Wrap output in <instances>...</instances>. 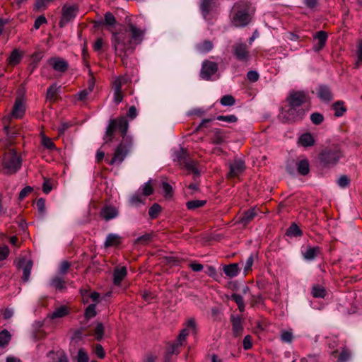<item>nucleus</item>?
I'll use <instances>...</instances> for the list:
<instances>
[{"label":"nucleus","mask_w":362,"mask_h":362,"mask_svg":"<svg viewBox=\"0 0 362 362\" xmlns=\"http://www.w3.org/2000/svg\"><path fill=\"white\" fill-rule=\"evenodd\" d=\"M197 162L193 160H191L189 158L182 165V166L192 173L194 177H198L200 175L199 170L197 167Z\"/></svg>","instance_id":"nucleus-23"},{"label":"nucleus","mask_w":362,"mask_h":362,"mask_svg":"<svg viewBox=\"0 0 362 362\" xmlns=\"http://www.w3.org/2000/svg\"><path fill=\"white\" fill-rule=\"evenodd\" d=\"M249 4L244 1L236 2L233 7L232 23L235 27L246 26L250 21L248 14Z\"/></svg>","instance_id":"nucleus-4"},{"label":"nucleus","mask_w":362,"mask_h":362,"mask_svg":"<svg viewBox=\"0 0 362 362\" xmlns=\"http://www.w3.org/2000/svg\"><path fill=\"white\" fill-rule=\"evenodd\" d=\"M36 206L41 214H44L45 213V200L43 198H40L36 202Z\"/></svg>","instance_id":"nucleus-57"},{"label":"nucleus","mask_w":362,"mask_h":362,"mask_svg":"<svg viewBox=\"0 0 362 362\" xmlns=\"http://www.w3.org/2000/svg\"><path fill=\"white\" fill-rule=\"evenodd\" d=\"M310 120L313 124L315 125H319L323 122L324 117L321 113L313 112L310 115Z\"/></svg>","instance_id":"nucleus-51"},{"label":"nucleus","mask_w":362,"mask_h":362,"mask_svg":"<svg viewBox=\"0 0 362 362\" xmlns=\"http://www.w3.org/2000/svg\"><path fill=\"white\" fill-rule=\"evenodd\" d=\"M49 286L56 289L57 291H64L66 288V282L61 276H54L49 281Z\"/></svg>","instance_id":"nucleus-21"},{"label":"nucleus","mask_w":362,"mask_h":362,"mask_svg":"<svg viewBox=\"0 0 362 362\" xmlns=\"http://www.w3.org/2000/svg\"><path fill=\"white\" fill-rule=\"evenodd\" d=\"M118 215L119 211L117 209L111 205L103 206L100 212V216L106 221L117 217Z\"/></svg>","instance_id":"nucleus-15"},{"label":"nucleus","mask_w":362,"mask_h":362,"mask_svg":"<svg viewBox=\"0 0 362 362\" xmlns=\"http://www.w3.org/2000/svg\"><path fill=\"white\" fill-rule=\"evenodd\" d=\"M53 1L54 0H37L35 4V8L36 10L45 8L47 5Z\"/></svg>","instance_id":"nucleus-56"},{"label":"nucleus","mask_w":362,"mask_h":362,"mask_svg":"<svg viewBox=\"0 0 362 362\" xmlns=\"http://www.w3.org/2000/svg\"><path fill=\"white\" fill-rule=\"evenodd\" d=\"M145 199H146L140 192H136L130 197L129 203L132 206H138L141 204H144Z\"/></svg>","instance_id":"nucleus-35"},{"label":"nucleus","mask_w":362,"mask_h":362,"mask_svg":"<svg viewBox=\"0 0 362 362\" xmlns=\"http://www.w3.org/2000/svg\"><path fill=\"white\" fill-rule=\"evenodd\" d=\"M47 23L46 18L44 16H40L36 18L34 23V28L37 30L42 24Z\"/></svg>","instance_id":"nucleus-63"},{"label":"nucleus","mask_w":362,"mask_h":362,"mask_svg":"<svg viewBox=\"0 0 362 362\" xmlns=\"http://www.w3.org/2000/svg\"><path fill=\"white\" fill-rule=\"evenodd\" d=\"M128 128L129 122L124 117L110 120L103 138L105 143L112 141L116 129L120 132L122 140L115 148L112 159L107 161L108 164L113 165L122 163L127 153L131 151L132 148V138L127 136Z\"/></svg>","instance_id":"nucleus-2"},{"label":"nucleus","mask_w":362,"mask_h":362,"mask_svg":"<svg viewBox=\"0 0 362 362\" xmlns=\"http://www.w3.org/2000/svg\"><path fill=\"white\" fill-rule=\"evenodd\" d=\"M317 94L322 101L328 102L332 99V94L329 88L325 85L319 86Z\"/></svg>","instance_id":"nucleus-18"},{"label":"nucleus","mask_w":362,"mask_h":362,"mask_svg":"<svg viewBox=\"0 0 362 362\" xmlns=\"http://www.w3.org/2000/svg\"><path fill=\"white\" fill-rule=\"evenodd\" d=\"M127 78L126 76H118L114 78L112 82L113 90H122V87L127 83Z\"/></svg>","instance_id":"nucleus-30"},{"label":"nucleus","mask_w":362,"mask_h":362,"mask_svg":"<svg viewBox=\"0 0 362 362\" xmlns=\"http://www.w3.org/2000/svg\"><path fill=\"white\" fill-rule=\"evenodd\" d=\"M146 29L133 23H129L123 30L112 33V45L115 54L121 58L123 64L136 46L143 41Z\"/></svg>","instance_id":"nucleus-1"},{"label":"nucleus","mask_w":362,"mask_h":362,"mask_svg":"<svg viewBox=\"0 0 362 362\" xmlns=\"http://www.w3.org/2000/svg\"><path fill=\"white\" fill-rule=\"evenodd\" d=\"M97 315L96 305L94 303L90 304L85 310L84 316L86 319L90 320Z\"/></svg>","instance_id":"nucleus-45"},{"label":"nucleus","mask_w":362,"mask_h":362,"mask_svg":"<svg viewBox=\"0 0 362 362\" xmlns=\"http://www.w3.org/2000/svg\"><path fill=\"white\" fill-rule=\"evenodd\" d=\"M328 35L325 31L320 30L317 32L313 36L314 45L313 50L315 52H320L322 50L327 41Z\"/></svg>","instance_id":"nucleus-13"},{"label":"nucleus","mask_w":362,"mask_h":362,"mask_svg":"<svg viewBox=\"0 0 362 362\" xmlns=\"http://www.w3.org/2000/svg\"><path fill=\"white\" fill-rule=\"evenodd\" d=\"M226 136L223 132L216 129L213 131V136L211 138V143L213 144H221L225 142Z\"/></svg>","instance_id":"nucleus-27"},{"label":"nucleus","mask_w":362,"mask_h":362,"mask_svg":"<svg viewBox=\"0 0 362 362\" xmlns=\"http://www.w3.org/2000/svg\"><path fill=\"white\" fill-rule=\"evenodd\" d=\"M299 143L304 147L312 146L315 141L313 136L310 133H305L299 138Z\"/></svg>","instance_id":"nucleus-31"},{"label":"nucleus","mask_w":362,"mask_h":362,"mask_svg":"<svg viewBox=\"0 0 362 362\" xmlns=\"http://www.w3.org/2000/svg\"><path fill=\"white\" fill-rule=\"evenodd\" d=\"M245 162L240 158H235L229 163L228 177L233 178L238 177L245 170Z\"/></svg>","instance_id":"nucleus-10"},{"label":"nucleus","mask_w":362,"mask_h":362,"mask_svg":"<svg viewBox=\"0 0 362 362\" xmlns=\"http://www.w3.org/2000/svg\"><path fill=\"white\" fill-rule=\"evenodd\" d=\"M162 187L165 197H171L173 195V188L169 183L163 182Z\"/></svg>","instance_id":"nucleus-59"},{"label":"nucleus","mask_w":362,"mask_h":362,"mask_svg":"<svg viewBox=\"0 0 362 362\" xmlns=\"http://www.w3.org/2000/svg\"><path fill=\"white\" fill-rule=\"evenodd\" d=\"M254 262V255L251 254L247 259L245 267H244V272L246 274L250 270H251L252 266Z\"/></svg>","instance_id":"nucleus-60"},{"label":"nucleus","mask_w":362,"mask_h":362,"mask_svg":"<svg viewBox=\"0 0 362 362\" xmlns=\"http://www.w3.org/2000/svg\"><path fill=\"white\" fill-rule=\"evenodd\" d=\"M218 121H223L228 123H235L238 121V117L234 115H218L216 117Z\"/></svg>","instance_id":"nucleus-50"},{"label":"nucleus","mask_w":362,"mask_h":362,"mask_svg":"<svg viewBox=\"0 0 362 362\" xmlns=\"http://www.w3.org/2000/svg\"><path fill=\"white\" fill-rule=\"evenodd\" d=\"M22 54L18 49H14L8 58L9 65L15 66L20 63L22 59Z\"/></svg>","instance_id":"nucleus-32"},{"label":"nucleus","mask_w":362,"mask_h":362,"mask_svg":"<svg viewBox=\"0 0 362 362\" xmlns=\"http://www.w3.org/2000/svg\"><path fill=\"white\" fill-rule=\"evenodd\" d=\"M217 71L218 64L216 62L206 60L202 63L200 77L204 80H209Z\"/></svg>","instance_id":"nucleus-9"},{"label":"nucleus","mask_w":362,"mask_h":362,"mask_svg":"<svg viewBox=\"0 0 362 362\" xmlns=\"http://www.w3.org/2000/svg\"><path fill=\"white\" fill-rule=\"evenodd\" d=\"M320 254L321 248L319 246L308 245L305 251L302 252L303 257L307 261L314 260Z\"/></svg>","instance_id":"nucleus-17"},{"label":"nucleus","mask_w":362,"mask_h":362,"mask_svg":"<svg viewBox=\"0 0 362 362\" xmlns=\"http://www.w3.org/2000/svg\"><path fill=\"white\" fill-rule=\"evenodd\" d=\"M230 322L232 324V332L235 337H239L243 332V320L238 315H232L230 316Z\"/></svg>","instance_id":"nucleus-16"},{"label":"nucleus","mask_w":362,"mask_h":362,"mask_svg":"<svg viewBox=\"0 0 362 362\" xmlns=\"http://www.w3.org/2000/svg\"><path fill=\"white\" fill-rule=\"evenodd\" d=\"M214 4L215 2L214 0H202L200 4V9L205 18L211 11Z\"/></svg>","instance_id":"nucleus-26"},{"label":"nucleus","mask_w":362,"mask_h":362,"mask_svg":"<svg viewBox=\"0 0 362 362\" xmlns=\"http://www.w3.org/2000/svg\"><path fill=\"white\" fill-rule=\"evenodd\" d=\"M21 163L22 159L16 151L14 149L9 150L4 154L2 160L3 173L6 175L15 174L21 168Z\"/></svg>","instance_id":"nucleus-5"},{"label":"nucleus","mask_w":362,"mask_h":362,"mask_svg":"<svg viewBox=\"0 0 362 362\" xmlns=\"http://www.w3.org/2000/svg\"><path fill=\"white\" fill-rule=\"evenodd\" d=\"M141 194L144 197L149 196L153 194V189L151 184V180L146 182L143 186L140 187Z\"/></svg>","instance_id":"nucleus-49"},{"label":"nucleus","mask_w":362,"mask_h":362,"mask_svg":"<svg viewBox=\"0 0 362 362\" xmlns=\"http://www.w3.org/2000/svg\"><path fill=\"white\" fill-rule=\"evenodd\" d=\"M152 238H153L152 233H146L138 237L134 240V244L146 245L148 243L151 242V240H152Z\"/></svg>","instance_id":"nucleus-40"},{"label":"nucleus","mask_w":362,"mask_h":362,"mask_svg":"<svg viewBox=\"0 0 362 362\" xmlns=\"http://www.w3.org/2000/svg\"><path fill=\"white\" fill-rule=\"evenodd\" d=\"M182 346V344L178 342L177 341L170 344L168 347L167 348V356L165 358V362H170V360L168 358L172 356L173 354H178L180 352L179 348Z\"/></svg>","instance_id":"nucleus-29"},{"label":"nucleus","mask_w":362,"mask_h":362,"mask_svg":"<svg viewBox=\"0 0 362 362\" xmlns=\"http://www.w3.org/2000/svg\"><path fill=\"white\" fill-rule=\"evenodd\" d=\"M59 87L54 84L49 86L47 90V99L49 101H55L57 100Z\"/></svg>","instance_id":"nucleus-36"},{"label":"nucleus","mask_w":362,"mask_h":362,"mask_svg":"<svg viewBox=\"0 0 362 362\" xmlns=\"http://www.w3.org/2000/svg\"><path fill=\"white\" fill-rule=\"evenodd\" d=\"M105 332V327L102 322H97L95 328L94 329V334L95 336V339L98 341H100L104 335Z\"/></svg>","instance_id":"nucleus-46"},{"label":"nucleus","mask_w":362,"mask_h":362,"mask_svg":"<svg viewBox=\"0 0 362 362\" xmlns=\"http://www.w3.org/2000/svg\"><path fill=\"white\" fill-rule=\"evenodd\" d=\"M243 349L249 350L252 347V341L250 335H246L243 341Z\"/></svg>","instance_id":"nucleus-61"},{"label":"nucleus","mask_w":362,"mask_h":362,"mask_svg":"<svg viewBox=\"0 0 362 362\" xmlns=\"http://www.w3.org/2000/svg\"><path fill=\"white\" fill-rule=\"evenodd\" d=\"M235 103V100L231 95H225L220 100V103L223 106H233Z\"/></svg>","instance_id":"nucleus-48"},{"label":"nucleus","mask_w":362,"mask_h":362,"mask_svg":"<svg viewBox=\"0 0 362 362\" xmlns=\"http://www.w3.org/2000/svg\"><path fill=\"white\" fill-rule=\"evenodd\" d=\"M33 265V263L31 259H26L25 257H22L18 260L16 267L23 269V281L24 282H27L29 280Z\"/></svg>","instance_id":"nucleus-11"},{"label":"nucleus","mask_w":362,"mask_h":362,"mask_svg":"<svg viewBox=\"0 0 362 362\" xmlns=\"http://www.w3.org/2000/svg\"><path fill=\"white\" fill-rule=\"evenodd\" d=\"M286 235L288 236L300 237L302 235V231L296 223H292L286 230Z\"/></svg>","instance_id":"nucleus-41"},{"label":"nucleus","mask_w":362,"mask_h":362,"mask_svg":"<svg viewBox=\"0 0 362 362\" xmlns=\"http://www.w3.org/2000/svg\"><path fill=\"white\" fill-rule=\"evenodd\" d=\"M94 352L99 358H103L105 356V352L101 344H98L95 345Z\"/></svg>","instance_id":"nucleus-62"},{"label":"nucleus","mask_w":362,"mask_h":362,"mask_svg":"<svg viewBox=\"0 0 362 362\" xmlns=\"http://www.w3.org/2000/svg\"><path fill=\"white\" fill-rule=\"evenodd\" d=\"M71 267V263L66 260L62 261L59 267V274L60 275H65L69 269Z\"/></svg>","instance_id":"nucleus-53"},{"label":"nucleus","mask_w":362,"mask_h":362,"mask_svg":"<svg viewBox=\"0 0 362 362\" xmlns=\"http://www.w3.org/2000/svg\"><path fill=\"white\" fill-rule=\"evenodd\" d=\"M47 63L52 69L60 73L66 72L69 69V63L66 60L59 57H51L48 59Z\"/></svg>","instance_id":"nucleus-12"},{"label":"nucleus","mask_w":362,"mask_h":362,"mask_svg":"<svg viewBox=\"0 0 362 362\" xmlns=\"http://www.w3.org/2000/svg\"><path fill=\"white\" fill-rule=\"evenodd\" d=\"M239 271L238 264L237 263L230 264L223 267L225 274L229 278L236 276L238 274Z\"/></svg>","instance_id":"nucleus-25"},{"label":"nucleus","mask_w":362,"mask_h":362,"mask_svg":"<svg viewBox=\"0 0 362 362\" xmlns=\"http://www.w3.org/2000/svg\"><path fill=\"white\" fill-rule=\"evenodd\" d=\"M311 293L314 298H325L326 296V290L320 285H314L312 288Z\"/></svg>","instance_id":"nucleus-37"},{"label":"nucleus","mask_w":362,"mask_h":362,"mask_svg":"<svg viewBox=\"0 0 362 362\" xmlns=\"http://www.w3.org/2000/svg\"><path fill=\"white\" fill-rule=\"evenodd\" d=\"M232 52L235 57L241 62H247L250 58V52L247 45L243 42H237L232 47Z\"/></svg>","instance_id":"nucleus-8"},{"label":"nucleus","mask_w":362,"mask_h":362,"mask_svg":"<svg viewBox=\"0 0 362 362\" xmlns=\"http://www.w3.org/2000/svg\"><path fill=\"white\" fill-rule=\"evenodd\" d=\"M161 206L158 204H153L148 210V215L151 219L156 218L161 211Z\"/></svg>","instance_id":"nucleus-44"},{"label":"nucleus","mask_w":362,"mask_h":362,"mask_svg":"<svg viewBox=\"0 0 362 362\" xmlns=\"http://www.w3.org/2000/svg\"><path fill=\"white\" fill-rule=\"evenodd\" d=\"M357 62L356 66H358V64L362 62V41H360L358 44L357 47Z\"/></svg>","instance_id":"nucleus-64"},{"label":"nucleus","mask_w":362,"mask_h":362,"mask_svg":"<svg viewBox=\"0 0 362 362\" xmlns=\"http://www.w3.org/2000/svg\"><path fill=\"white\" fill-rule=\"evenodd\" d=\"M121 243V237L115 233H110L107 235L105 241V247H109L112 246H117Z\"/></svg>","instance_id":"nucleus-24"},{"label":"nucleus","mask_w":362,"mask_h":362,"mask_svg":"<svg viewBox=\"0 0 362 362\" xmlns=\"http://www.w3.org/2000/svg\"><path fill=\"white\" fill-rule=\"evenodd\" d=\"M116 23L115 17L110 12H107L105 14V18L103 21L95 23V26H98L99 25L103 24L108 26H112Z\"/></svg>","instance_id":"nucleus-34"},{"label":"nucleus","mask_w":362,"mask_h":362,"mask_svg":"<svg viewBox=\"0 0 362 362\" xmlns=\"http://www.w3.org/2000/svg\"><path fill=\"white\" fill-rule=\"evenodd\" d=\"M69 314V310L66 306L62 305L56 308L52 313L49 314L51 319L61 318Z\"/></svg>","instance_id":"nucleus-28"},{"label":"nucleus","mask_w":362,"mask_h":362,"mask_svg":"<svg viewBox=\"0 0 362 362\" xmlns=\"http://www.w3.org/2000/svg\"><path fill=\"white\" fill-rule=\"evenodd\" d=\"M286 100L288 109L284 114L286 122L301 121L310 109V97L304 90L291 91Z\"/></svg>","instance_id":"nucleus-3"},{"label":"nucleus","mask_w":362,"mask_h":362,"mask_svg":"<svg viewBox=\"0 0 362 362\" xmlns=\"http://www.w3.org/2000/svg\"><path fill=\"white\" fill-rule=\"evenodd\" d=\"M89 357L86 351L83 348H81L78 351L76 357V362H88Z\"/></svg>","instance_id":"nucleus-47"},{"label":"nucleus","mask_w":362,"mask_h":362,"mask_svg":"<svg viewBox=\"0 0 362 362\" xmlns=\"http://www.w3.org/2000/svg\"><path fill=\"white\" fill-rule=\"evenodd\" d=\"M298 173L301 175H306L310 172L309 161L306 158H303L296 161Z\"/></svg>","instance_id":"nucleus-22"},{"label":"nucleus","mask_w":362,"mask_h":362,"mask_svg":"<svg viewBox=\"0 0 362 362\" xmlns=\"http://www.w3.org/2000/svg\"><path fill=\"white\" fill-rule=\"evenodd\" d=\"M344 156L338 146H332L323 149L319 155L320 163L325 168H331L337 165Z\"/></svg>","instance_id":"nucleus-6"},{"label":"nucleus","mask_w":362,"mask_h":362,"mask_svg":"<svg viewBox=\"0 0 362 362\" xmlns=\"http://www.w3.org/2000/svg\"><path fill=\"white\" fill-rule=\"evenodd\" d=\"M281 339L284 342L291 343L293 339V334L290 331H283L281 334Z\"/></svg>","instance_id":"nucleus-55"},{"label":"nucleus","mask_w":362,"mask_h":362,"mask_svg":"<svg viewBox=\"0 0 362 362\" xmlns=\"http://www.w3.org/2000/svg\"><path fill=\"white\" fill-rule=\"evenodd\" d=\"M351 354L348 349H343L340 353L337 362H346L350 358Z\"/></svg>","instance_id":"nucleus-54"},{"label":"nucleus","mask_w":362,"mask_h":362,"mask_svg":"<svg viewBox=\"0 0 362 362\" xmlns=\"http://www.w3.org/2000/svg\"><path fill=\"white\" fill-rule=\"evenodd\" d=\"M11 339V335L6 329L0 332V347H5Z\"/></svg>","instance_id":"nucleus-38"},{"label":"nucleus","mask_w":362,"mask_h":362,"mask_svg":"<svg viewBox=\"0 0 362 362\" xmlns=\"http://www.w3.org/2000/svg\"><path fill=\"white\" fill-rule=\"evenodd\" d=\"M78 11V8L76 5L64 4L62 8V16L59 22V26L64 28L69 22L74 21L76 17Z\"/></svg>","instance_id":"nucleus-7"},{"label":"nucleus","mask_w":362,"mask_h":362,"mask_svg":"<svg viewBox=\"0 0 362 362\" xmlns=\"http://www.w3.org/2000/svg\"><path fill=\"white\" fill-rule=\"evenodd\" d=\"M176 158L180 165H182L189 157L187 152L183 148H181L180 151L177 152Z\"/></svg>","instance_id":"nucleus-52"},{"label":"nucleus","mask_w":362,"mask_h":362,"mask_svg":"<svg viewBox=\"0 0 362 362\" xmlns=\"http://www.w3.org/2000/svg\"><path fill=\"white\" fill-rule=\"evenodd\" d=\"M333 110L335 111L334 115L336 117H341L346 112V109L344 103L342 101H337L332 105Z\"/></svg>","instance_id":"nucleus-39"},{"label":"nucleus","mask_w":362,"mask_h":362,"mask_svg":"<svg viewBox=\"0 0 362 362\" xmlns=\"http://www.w3.org/2000/svg\"><path fill=\"white\" fill-rule=\"evenodd\" d=\"M230 298L235 302L240 312H244L245 305L243 296L238 293H233L231 295Z\"/></svg>","instance_id":"nucleus-42"},{"label":"nucleus","mask_w":362,"mask_h":362,"mask_svg":"<svg viewBox=\"0 0 362 362\" xmlns=\"http://www.w3.org/2000/svg\"><path fill=\"white\" fill-rule=\"evenodd\" d=\"M127 274V270L125 267H117L113 272V281L115 285H120L122 280Z\"/></svg>","instance_id":"nucleus-20"},{"label":"nucleus","mask_w":362,"mask_h":362,"mask_svg":"<svg viewBox=\"0 0 362 362\" xmlns=\"http://www.w3.org/2000/svg\"><path fill=\"white\" fill-rule=\"evenodd\" d=\"M25 113V107L23 102L21 98H17L15 101L12 115L16 119L21 118Z\"/></svg>","instance_id":"nucleus-19"},{"label":"nucleus","mask_w":362,"mask_h":362,"mask_svg":"<svg viewBox=\"0 0 362 362\" xmlns=\"http://www.w3.org/2000/svg\"><path fill=\"white\" fill-rule=\"evenodd\" d=\"M350 180L346 175H341L337 180V184L339 187L344 188L349 186Z\"/></svg>","instance_id":"nucleus-58"},{"label":"nucleus","mask_w":362,"mask_h":362,"mask_svg":"<svg viewBox=\"0 0 362 362\" xmlns=\"http://www.w3.org/2000/svg\"><path fill=\"white\" fill-rule=\"evenodd\" d=\"M206 201L205 200H191L186 203V206L189 210H194L197 208L202 207L205 205Z\"/></svg>","instance_id":"nucleus-43"},{"label":"nucleus","mask_w":362,"mask_h":362,"mask_svg":"<svg viewBox=\"0 0 362 362\" xmlns=\"http://www.w3.org/2000/svg\"><path fill=\"white\" fill-rule=\"evenodd\" d=\"M213 42L207 40L197 45V49L201 53L209 52L213 49Z\"/></svg>","instance_id":"nucleus-33"},{"label":"nucleus","mask_w":362,"mask_h":362,"mask_svg":"<svg viewBox=\"0 0 362 362\" xmlns=\"http://www.w3.org/2000/svg\"><path fill=\"white\" fill-rule=\"evenodd\" d=\"M258 212L259 209L257 208H251L243 212L238 222L243 226H246L257 216Z\"/></svg>","instance_id":"nucleus-14"}]
</instances>
